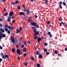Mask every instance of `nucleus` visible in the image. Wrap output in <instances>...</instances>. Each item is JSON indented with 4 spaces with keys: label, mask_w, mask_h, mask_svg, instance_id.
Returning a JSON list of instances; mask_svg holds the SVG:
<instances>
[{
    "label": "nucleus",
    "mask_w": 67,
    "mask_h": 67,
    "mask_svg": "<svg viewBox=\"0 0 67 67\" xmlns=\"http://www.w3.org/2000/svg\"><path fill=\"white\" fill-rule=\"evenodd\" d=\"M32 27L33 30H34V33H36L37 35H39V34H40V33H39V32H38V31H36V30H37V29H36V28L33 27Z\"/></svg>",
    "instance_id": "f257e3e1"
},
{
    "label": "nucleus",
    "mask_w": 67,
    "mask_h": 67,
    "mask_svg": "<svg viewBox=\"0 0 67 67\" xmlns=\"http://www.w3.org/2000/svg\"><path fill=\"white\" fill-rule=\"evenodd\" d=\"M1 55H2V58H3V59H5L6 58H9V56H8V55L7 54H6L5 55V57H4V56L3 55V53H1Z\"/></svg>",
    "instance_id": "f03ea898"
},
{
    "label": "nucleus",
    "mask_w": 67,
    "mask_h": 67,
    "mask_svg": "<svg viewBox=\"0 0 67 67\" xmlns=\"http://www.w3.org/2000/svg\"><path fill=\"white\" fill-rule=\"evenodd\" d=\"M16 52H17V54H19V55H21V54H22V52H21L20 50V49H17Z\"/></svg>",
    "instance_id": "7ed1b4c3"
},
{
    "label": "nucleus",
    "mask_w": 67,
    "mask_h": 67,
    "mask_svg": "<svg viewBox=\"0 0 67 67\" xmlns=\"http://www.w3.org/2000/svg\"><path fill=\"white\" fill-rule=\"evenodd\" d=\"M19 14L20 15H23L24 16H25L26 15L25 14V13L23 12H20L19 13Z\"/></svg>",
    "instance_id": "20e7f679"
},
{
    "label": "nucleus",
    "mask_w": 67,
    "mask_h": 67,
    "mask_svg": "<svg viewBox=\"0 0 67 67\" xmlns=\"http://www.w3.org/2000/svg\"><path fill=\"white\" fill-rule=\"evenodd\" d=\"M31 25H33V26H36L37 25V24L35 22H32L31 23Z\"/></svg>",
    "instance_id": "39448f33"
},
{
    "label": "nucleus",
    "mask_w": 67,
    "mask_h": 67,
    "mask_svg": "<svg viewBox=\"0 0 67 67\" xmlns=\"http://www.w3.org/2000/svg\"><path fill=\"white\" fill-rule=\"evenodd\" d=\"M13 14H14V13L13 12H11L9 14V16H10V17H11V16H13Z\"/></svg>",
    "instance_id": "423d86ee"
},
{
    "label": "nucleus",
    "mask_w": 67,
    "mask_h": 67,
    "mask_svg": "<svg viewBox=\"0 0 67 67\" xmlns=\"http://www.w3.org/2000/svg\"><path fill=\"white\" fill-rule=\"evenodd\" d=\"M42 40V38H41L39 37L38 38L37 40V42H38V43H39L40 42V41Z\"/></svg>",
    "instance_id": "0eeeda50"
},
{
    "label": "nucleus",
    "mask_w": 67,
    "mask_h": 67,
    "mask_svg": "<svg viewBox=\"0 0 67 67\" xmlns=\"http://www.w3.org/2000/svg\"><path fill=\"white\" fill-rule=\"evenodd\" d=\"M6 36H5V35L4 34H3L2 35V36L0 38H1V39H2V37H5Z\"/></svg>",
    "instance_id": "6e6552de"
},
{
    "label": "nucleus",
    "mask_w": 67,
    "mask_h": 67,
    "mask_svg": "<svg viewBox=\"0 0 67 67\" xmlns=\"http://www.w3.org/2000/svg\"><path fill=\"white\" fill-rule=\"evenodd\" d=\"M11 40L13 43L15 42V39L13 37L11 38Z\"/></svg>",
    "instance_id": "1a4fd4ad"
},
{
    "label": "nucleus",
    "mask_w": 67,
    "mask_h": 67,
    "mask_svg": "<svg viewBox=\"0 0 67 67\" xmlns=\"http://www.w3.org/2000/svg\"><path fill=\"white\" fill-rule=\"evenodd\" d=\"M8 18L7 19V21L8 22H10V20H11V17H10V16H8Z\"/></svg>",
    "instance_id": "9d476101"
},
{
    "label": "nucleus",
    "mask_w": 67,
    "mask_h": 67,
    "mask_svg": "<svg viewBox=\"0 0 67 67\" xmlns=\"http://www.w3.org/2000/svg\"><path fill=\"white\" fill-rule=\"evenodd\" d=\"M43 44H44V46H46L48 44L46 43H44V42H43Z\"/></svg>",
    "instance_id": "9b49d317"
},
{
    "label": "nucleus",
    "mask_w": 67,
    "mask_h": 67,
    "mask_svg": "<svg viewBox=\"0 0 67 67\" xmlns=\"http://www.w3.org/2000/svg\"><path fill=\"white\" fill-rule=\"evenodd\" d=\"M58 19L59 20V21H63V19H62V18L61 17H59L58 18Z\"/></svg>",
    "instance_id": "f8f14e48"
},
{
    "label": "nucleus",
    "mask_w": 67,
    "mask_h": 67,
    "mask_svg": "<svg viewBox=\"0 0 67 67\" xmlns=\"http://www.w3.org/2000/svg\"><path fill=\"white\" fill-rule=\"evenodd\" d=\"M23 51L24 52H25L26 51V48H24L23 49Z\"/></svg>",
    "instance_id": "ddd939ff"
},
{
    "label": "nucleus",
    "mask_w": 67,
    "mask_h": 67,
    "mask_svg": "<svg viewBox=\"0 0 67 67\" xmlns=\"http://www.w3.org/2000/svg\"><path fill=\"white\" fill-rule=\"evenodd\" d=\"M0 30L2 33L4 32V30L2 29H0Z\"/></svg>",
    "instance_id": "4468645a"
},
{
    "label": "nucleus",
    "mask_w": 67,
    "mask_h": 67,
    "mask_svg": "<svg viewBox=\"0 0 67 67\" xmlns=\"http://www.w3.org/2000/svg\"><path fill=\"white\" fill-rule=\"evenodd\" d=\"M39 57L40 58H41V59L42 58V57H43V56H42V55L41 54H40L39 55Z\"/></svg>",
    "instance_id": "2eb2a0df"
},
{
    "label": "nucleus",
    "mask_w": 67,
    "mask_h": 67,
    "mask_svg": "<svg viewBox=\"0 0 67 67\" xmlns=\"http://www.w3.org/2000/svg\"><path fill=\"white\" fill-rule=\"evenodd\" d=\"M8 15V13H6L3 15L4 16H7Z\"/></svg>",
    "instance_id": "dca6fc26"
},
{
    "label": "nucleus",
    "mask_w": 67,
    "mask_h": 67,
    "mask_svg": "<svg viewBox=\"0 0 67 67\" xmlns=\"http://www.w3.org/2000/svg\"><path fill=\"white\" fill-rule=\"evenodd\" d=\"M19 2V1H16L15 2V4H18Z\"/></svg>",
    "instance_id": "f3484780"
},
{
    "label": "nucleus",
    "mask_w": 67,
    "mask_h": 67,
    "mask_svg": "<svg viewBox=\"0 0 67 67\" xmlns=\"http://www.w3.org/2000/svg\"><path fill=\"white\" fill-rule=\"evenodd\" d=\"M3 34H2V32H0V38H1V36H2V35Z\"/></svg>",
    "instance_id": "a211bd4d"
},
{
    "label": "nucleus",
    "mask_w": 67,
    "mask_h": 67,
    "mask_svg": "<svg viewBox=\"0 0 67 67\" xmlns=\"http://www.w3.org/2000/svg\"><path fill=\"white\" fill-rule=\"evenodd\" d=\"M16 34H18V33H19L20 32V30L19 29H17L16 30Z\"/></svg>",
    "instance_id": "6ab92c4d"
},
{
    "label": "nucleus",
    "mask_w": 67,
    "mask_h": 67,
    "mask_svg": "<svg viewBox=\"0 0 67 67\" xmlns=\"http://www.w3.org/2000/svg\"><path fill=\"white\" fill-rule=\"evenodd\" d=\"M8 28L10 30H12V29H11V26H9L8 27Z\"/></svg>",
    "instance_id": "aec40b11"
},
{
    "label": "nucleus",
    "mask_w": 67,
    "mask_h": 67,
    "mask_svg": "<svg viewBox=\"0 0 67 67\" xmlns=\"http://www.w3.org/2000/svg\"><path fill=\"white\" fill-rule=\"evenodd\" d=\"M36 54L37 55H40V52H38V51H37L36 52Z\"/></svg>",
    "instance_id": "412c9836"
},
{
    "label": "nucleus",
    "mask_w": 67,
    "mask_h": 67,
    "mask_svg": "<svg viewBox=\"0 0 67 67\" xmlns=\"http://www.w3.org/2000/svg\"><path fill=\"white\" fill-rule=\"evenodd\" d=\"M15 51V49H12V52L13 53H14Z\"/></svg>",
    "instance_id": "4be33fe9"
},
{
    "label": "nucleus",
    "mask_w": 67,
    "mask_h": 67,
    "mask_svg": "<svg viewBox=\"0 0 67 67\" xmlns=\"http://www.w3.org/2000/svg\"><path fill=\"white\" fill-rule=\"evenodd\" d=\"M29 9H27V13H28V14H29V13H30V11H29Z\"/></svg>",
    "instance_id": "5701e85b"
},
{
    "label": "nucleus",
    "mask_w": 67,
    "mask_h": 67,
    "mask_svg": "<svg viewBox=\"0 0 67 67\" xmlns=\"http://www.w3.org/2000/svg\"><path fill=\"white\" fill-rule=\"evenodd\" d=\"M45 4H46L47 3H48V0H46L45 1Z\"/></svg>",
    "instance_id": "b1692460"
},
{
    "label": "nucleus",
    "mask_w": 67,
    "mask_h": 67,
    "mask_svg": "<svg viewBox=\"0 0 67 67\" xmlns=\"http://www.w3.org/2000/svg\"><path fill=\"white\" fill-rule=\"evenodd\" d=\"M63 4L64 5V6H66V3H65V1H64L63 3Z\"/></svg>",
    "instance_id": "393cba45"
},
{
    "label": "nucleus",
    "mask_w": 67,
    "mask_h": 67,
    "mask_svg": "<svg viewBox=\"0 0 67 67\" xmlns=\"http://www.w3.org/2000/svg\"><path fill=\"white\" fill-rule=\"evenodd\" d=\"M41 66V65H40V63H38L37 64V67H40Z\"/></svg>",
    "instance_id": "a878e982"
},
{
    "label": "nucleus",
    "mask_w": 67,
    "mask_h": 67,
    "mask_svg": "<svg viewBox=\"0 0 67 67\" xmlns=\"http://www.w3.org/2000/svg\"><path fill=\"white\" fill-rule=\"evenodd\" d=\"M17 8L18 10H20V9H21V7L19 5L18 6Z\"/></svg>",
    "instance_id": "bb28decb"
},
{
    "label": "nucleus",
    "mask_w": 67,
    "mask_h": 67,
    "mask_svg": "<svg viewBox=\"0 0 67 67\" xmlns=\"http://www.w3.org/2000/svg\"><path fill=\"white\" fill-rule=\"evenodd\" d=\"M28 64H29V63L27 62L24 64V65H25V66H26Z\"/></svg>",
    "instance_id": "cd10ccee"
},
{
    "label": "nucleus",
    "mask_w": 67,
    "mask_h": 67,
    "mask_svg": "<svg viewBox=\"0 0 67 67\" xmlns=\"http://www.w3.org/2000/svg\"><path fill=\"white\" fill-rule=\"evenodd\" d=\"M28 21L29 22H32V20L31 19H28Z\"/></svg>",
    "instance_id": "c85d7f7f"
},
{
    "label": "nucleus",
    "mask_w": 67,
    "mask_h": 67,
    "mask_svg": "<svg viewBox=\"0 0 67 67\" xmlns=\"http://www.w3.org/2000/svg\"><path fill=\"white\" fill-rule=\"evenodd\" d=\"M8 25L7 24L5 26V27L6 29H8Z\"/></svg>",
    "instance_id": "c756f323"
},
{
    "label": "nucleus",
    "mask_w": 67,
    "mask_h": 67,
    "mask_svg": "<svg viewBox=\"0 0 67 67\" xmlns=\"http://www.w3.org/2000/svg\"><path fill=\"white\" fill-rule=\"evenodd\" d=\"M31 58L32 60H34V58L33 57H31Z\"/></svg>",
    "instance_id": "7c9ffc66"
},
{
    "label": "nucleus",
    "mask_w": 67,
    "mask_h": 67,
    "mask_svg": "<svg viewBox=\"0 0 67 67\" xmlns=\"http://www.w3.org/2000/svg\"><path fill=\"white\" fill-rule=\"evenodd\" d=\"M7 33L9 34V35H10V31L9 30H8L7 32Z\"/></svg>",
    "instance_id": "2f4dec72"
},
{
    "label": "nucleus",
    "mask_w": 67,
    "mask_h": 67,
    "mask_svg": "<svg viewBox=\"0 0 67 67\" xmlns=\"http://www.w3.org/2000/svg\"><path fill=\"white\" fill-rule=\"evenodd\" d=\"M34 40H36V39H37V36L34 37Z\"/></svg>",
    "instance_id": "473e14b6"
},
{
    "label": "nucleus",
    "mask_w": 67,
    "mask_h": 67,
    "mask_svg": "<svg viewBox=\"0 0 67 67\" xmlns=\"http://www.w3.org/2000/svg\"><path fill=\"white\" fill-rule=\"evenodd\" d=\"M11 3L12 4H13V5H15V2H12Z\"/></svg>",
    "instance_id": "72a5a7b5"
},
{
    "label": "nucleus",
    "mask_w": 67,
    "mask_h": 67,
    "mask_svg": "<svg viewBox=\"0 0 67 67\" xmlns=\"http://www.w3.org/2000/svg\"><path fill=\"white\" fill-rule=\"evenodd\" d=\"M61 24L63 25H64L65 24V23H63V21L61 22Z\"/></svg>",
    "instance_id": "f704fd0d"
},
{
    "label": "nucleus",
    "mask_w": 67,
    "mask_h": 67,
    "mask_svg": "<svg viewBox=\"0 0 67 67\" xmlns=\"http://www.w3.org/2000/svg\"><path fill=\"white\" fill-rule=\"evenodd\" d=\"M23 56L24 57H26V53H25L24 54H23Z\"/></svg>",
    "instance_id": "c9c22d12"
},
{
    "label": "nucleus",
    "mask_w": 67,
    "mask_h": 67,
    "mask_svg": "<svg viewBox=\"0 0 67 67\" xmlns=\"http://www.w3.org/2000/svg\"><path fill=\"white\" fill-rule=\"evenodd\" d=\"M22 7H23V8H25V5H22Z\"/></svg>",
    "instance_id": "e433bc0d"
},
{
    "label": "nucleus",
    "mask_w": 67,
    "mask_h": 67,
    "mask_svg": "<svg viewBox=\"0 0 67 67\" xmlns=\"http://www.w3.org/2000/svg\"><path fill=\"white\" fill-rule=\"evenodd\" d=\"M54 53L56 54H57V51L55 50L54 51Z\"/></svg>",
    "instance_id": "4c0bfd02"
},
{
    "label": "nucleus",
    "mask_w": 67,
    "mask_h": 67,
    "mask_svg": "<svg viewBox=\"0 0 67 67\" xmlns=\"http://www.w3.org/2000/svg\"><path fill=\"white\" fill-rule=\"evenodd\" d=\"M48 35H51V33L49 32H48Z\"/></svg>",
    "instance_id": "58836bf2"
},
{
    "label": "nucleus",
    "mask_w": 67,
    "mask_h": 67,
    "mask_svg": "<svg viewBox=\"0 0 67 67\" xmlns=\"http://www.w3.org/2000/svg\"><path fill=\"white\" fill-rule=\"evenodd\" d=\"M59 7L61 9H63V8L62 7V6L61 5H59Z\"/></svg>",
    "instance_id": "ea45409f"
},
{
    "label": "nucleus",
    "mask_w": 67,
    "mask_h": 67,
    "mask_svg": "<svg viewBox=\"0 0 67 67\" xmlns=\"http://www.w3.org/2000/svg\"><path fill=\"white\" fill-rule=\"evenodd\" d=\"M49 53H48V52H46V55H49Z\"/></svg>",
    "instance_id": "a19ab883"
},
{
    "label": "nucleus",
    "mask_w": 67,
    "mask_h": 67,
    "mask_svg": "<svg viewBox=\"0 0 67 67\" xmlns=\"http://www.w3.org/2000/svg\"><path fill=\"white\" fill-rule=\"evenodd\" d=\"M5 30L6 32H7V31H8V28H5Z\"/></svg>",
    "instance_id": "79ce46f5"
},
{
    "label": "nucleus",
    "mask_w": 67,
    "mask_h": 67,
    "mask_svg": "<svg viewBox=\"0 0 67 67\" xmlns=\"http://www.w3.org/2000/svg\"><path fill=\"white\" fill-rule=\"evenodd\" d=\"M22 29V28L21 27H20L19 30H20V31H21Z\"/></svg>",
    "instance_id": "37998d69"
},
{
    "label": "nucleus",
    "mask_w": 67,
    "mask_h": 67,
    "mask_svg": "<svg viewBox=\"0 0 67 67\" xmlns=\"http://www.w3.org/2000/svg\"><path fill=\"white\" fill-rule=\"evenodd\" d=\"M59 5H61V4H62V2H59Z\"/></svg>",
    "instance_id": "c03bdc74"
},
{
    "label": "nucleus",
    "mask_w": 67,
    "mask_h": 67,
    "mask_svg": "<svg viewBox=\"0 0 67 67\" xmlns=\"http://www.w3.org/2000/svg\"><path fill=\"white\" fill-rule=\"evenodd\" d=\"M43 50L45 52H47V49H44Z\"/></svg>",
    "instance_id": "a18cd8bd"
},
{
    "label": "nucleus",
    "mask_w": 67,
    "mask_h": 67,
    "mask_svg": "<svg viewBox=\"0 0 67 67\" xmlns=\"http://www.w3.org/2000/svg\"><path fill=\"white\" fill-rule=\"evenodd\" d=\"M36 26V28H39V26H38V25H37Z\"/></svg>",
    "instance_id": "49530a36"
},
{
    "label": "nucleus",
    "mask_w": 67,
    "mask_h": 67,
    "mask_svg": "<svg viewBox=\"0 0 67 67\" xmlns=\"http://www.w3.org/2000/svg\"><path fill=\"white\" fill-rule=\"evenodd\" d=\"M24 45H21V48H24Z\"/></svg>",
    "instance_id": "de8ad7c7"
},
{
    "label": "nucleus",
    "mask_w": 67,
    "mask_h": 67,
    "mask_svg": "<svg viewBox=\"0 0 67 67\" xmlns=\"http://www.w3.org/2000/svg\"><path fill=\"white\" fill-rule=\"evenodd\" d=\"M50 23V22L49 21H47V23L48 24H49Z\"/></svg>",
    "instance_id": "09e8293b"
},
{
    "label": "nucleus",
    "mask_w": 67,
    "mask_h": 67,
    "mask_svg": "<svg viewBox=\"0 0 67 67\" xmlns=\"http://www.w3.org/2000/svg\"><path fill=\"white\" fill-rule=\"evenodd\" d=\"M20 59H21V57H18V60H20Z\"/></svg>",
    "instance_id": "8fccbe9b"
},
{
    "label": "nucleus",
    "mask_w": 67,
    "mask_h": 67,
    "mask_svg": "<svg viewBox=\"0 0 67 67\" xmlns=\"http://www.w3.org/2000/svg\"><path fill=\"white\" fill-rule=\"evenodd\" d=\"M24 45H26V41H24Z\"/></svg>",
    "instance_id": "3c124183"
},
{
    "label": "nucleus",
    "mask_w": 67,
    "mask_h": 67,
    "mask_svg": "<svg viewBox=\"0 0 67 67\" xmlns=\"http://www.w3.org/2000/svg\"><path fill=\"white\" fill-rule=\"evenodd\" d=\"M15 22V21L14 20L12 21V23H14Z\"/></svg>",
    "instance_id": "603ef678"
},
{
    "label": "nucleus",
    "mask_w": 67,
    "mask_h": 67,
    "mask_svg": "<svg viewBox=\"0 0 67 67\" xmlns=\"http://www.w3.org/2000/svg\"><path fill=\"white\" fill-rule=\"evenodd\" d=\"M3 59L2 58H0V63H1V62L2 60Z\"/></svg>",
    "instance_id": "864d4df0"
},
{
    "label": "nucleus",
    "mask_w": 67,
    "mask_h": 67,
    "mask_svg": "<svg viewBox=\"0 0 67 67\" xmlns=\"http://www.w3.org/2000/svg\"><path fill=\"white\" fill-rule=\"evenodd\" d=\"M37 35L36 34V33H35L34 34V36H37Z\"/></svg>",
    "instance_id": "5fc2aeb1"
},
{
    "label": "nucleus",
    "mask_w": 67,
    "mask_h": 67,
    "mask_svg": "<svg viewBox=\"0 0 67 67\" xmlns=\"http://www.w3.org/2000/svg\"><path fill=\"white\" fill-rule=\"evenodd\" d=\"M0 49H2V46H0Z\"/></svg>",
    "instance_id": "6e6d98bb"
},
{
    "label": "nucleus",
    "mask_w": 67,
    "mask_h": 67,
    "mask_svg": "<svg viewBox=\"0 0 67 67\" xmlns=\"http://www.w3.org/2000/svg\"><path fill=\"white\" fill-rule=\"evenodd\" d=\"M29 18H30V19H32V17H31V16H29Z\"/></svg>",
    "instance_id": "4d7b16f0"
},
{
    "label": "nucleus",
    "mask_w": 67,
    "mask_h": 67,
    "mask_svg": "<svg viewBox=\"0 0 67 67\" xmlns=\"http://www.w3.org/2000/svg\"><path fill=\"white\" fill-rule=\"evenodd\" d=\"M62 24L61 23H59V25L60 26H62Z\"/></svg>",
    "instance_id": "13d9d810"
},
{
    "label": "nucleus",
    "mask_w": 67,
    "mask_h": 67,
    "mask_svg": "<svg viewBox=\"0 0 67 67\" xmlns=\"http://www.w3.org/2000/svg\"><path fill=\"white\" fill-rule=\"evenodd\" d=\"M35 18H37V16L36 15H35Z\"/></svg>",
    "instance_id": "bf43d9fd"
},
{
    "label": "nucleus",
    "mask_w": 67,
    "mask_h": 67,
    "mask_svg": "<svg viewBox=\"0 0 67 67\" xmlns=\"http://www.w3.org/2000/svg\"><path fill=\"white\" fill-rule=\"evenodd\" d=\"M64 25V27H67V25H66L65 24H64V25Z\"/></svg>",
    "instance_id": "052dcab7"
},
{
    "label": "nucleus",
    "mask_w": 67,
    "mask_h": 67,
    "mask_svg": "<svg viewBox=\"0 0 67 67\" xmlns=\"http://www.w3.org/2000/svg\"><path fill=\"white\" fill-rule=\"evenodd\" d=\"M35 50H36V49H37V47H35Z\"/></svg>",
    "instance_id": "680f3d73"
},
{
    "label": "nucleus",
    "mask_w": 67,
    "mask_h": 67,
    "mask_svg": "<svg viewBox=\"0 0 67 67\" xmlns=\"http://www.w3.org/2000/svg\"><path fill=\"white\" fill-rule=\"evenodd\" d=\"M6 10V9L5 8H4V10H3V11L4 12V11H5Z\"/></svg>",
    "instance_id": "e2e57ef3"
},
{
    "label": "nucleus",
    "mask_w": 67,
    "mask_h": 67,
    "mask_svg": "<svg viewBox=\"0 0 67 67\" xmlns=\"http://www.w3.org/2000/svg\"><path fill=\"white\" fill-rule=\"evenodd\" d=\"M28 43H29V44H31V42H30V41H28Z\"/></svg>",
    "instance_id": "0e129e2a"
},
{
    "label": "nucleus",
    "mask_w": 67,
    "mask_h": 67,
    "mask_svg": "<svg viewBox=\"0 0 67 67\" xmlns=\"http://www.w3.org/2000/svg\"><path fill=\"white\" fill-rule=\"evenodd\" d=\"M50 36V37H52V36H52V35L51 34L50 35H49Z\"/></svg>",
    "instance_id": "69168bd1"
},
{
    "label": "nucleus",
    "mask_w": 67,
    "mask_h": 67,
    "mask_svg": "<svg viewBox=\"0 0 67 67\" xmlns=\"http://www.w3.org/2000/svg\"><path fill=\"white\" fill-rule=\"evenodd\" d=\"M16 48H18V47H19V45H16Z\"/></svg>",
    "instance_id": "338daca9"
},
{
    "label": "nucleus",
    "mask_w": 67,
    "mask_h": 67,
    "mask_svg": "<svg viewBox=\"0 0 67 67\" xmlns=\"http://www.w3.org/2000/svg\"><path fill=\"white\" fill-rule=\"evenodd\" d=\"M1 1H2V0L3 1V2H5V0H1Z\"/></svg>",
    "instance_id": "774afa93"
}]
</instances>
